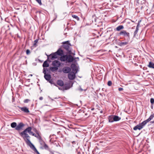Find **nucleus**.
<instances>
[{"label":"nucleus","instance_id":"16","mask_svg":"<svg viewBox=\"0 0 154 154\" xmlns=\"http://www.w3.org/2000/svg\"><path fill=\"white\" fill-rule=\"evenodd\" d=\"M147 66L153 69H154V63L152 62H149V64Z\"/></svg>","mask_w":154,"mask_h":154},{"label":"nucleus","instance_id":"41","mask_svg":"<svg viewBox=\"0 0 154 154\" xmlns=\"http://www.w3.org/2000/svg\"><path fill=\"white\" fill-rule=\"evenodd\" d=\"M29 134H32H32H34V133L32 132L31 131H30V132H29Z\"/></svg>","mask_w":154,"mask_h":154},{"label":"nucleus","instance_id":"37","mask_svg":"<svg viewBox=\"0 0 154 154\" xmlns=\"http://www.w3.org/2000/svg\"><path fill=\"white\" fill-rule=\"evenodd\" d=\"M150 102L152 104H153L154 103V99L152 98L150 99Z\"/></svg>","mask_w":154,"mask_h":154},{"label":"nucleus","instance_id":"15","mask_svg":"<svg viewBox=\"0 0 154 154\" xmlns=\"http://www.w3.org/2000/svg\"><path fill=\"white\" fill-rule=\"evenodd\" d=\"M129 40H127V41H124L119 43V45L121 46H124L127 45L128 43Z\"/></svg>","mask_w":154,"mask_h":154},{"label":"nucleus","instance_id":"44","mask_svg":"<svg viewBox=\"0 0 154 154\" xmlns=\"http://www.w3.org/2000/svg\"><path fill=\"white\" fill-rule=\"evenodd\" d=\"M43 99V98L42 97H39V99L40 100H42Z\"/></svg>","mask_w":154,"mask_h":154},{"label":"nucleus","instance_id":"19","mask_svg":"<svg viewBox=\"0 0 154 154\" xmlns=\"http://www.w3.org/2000/svg\"><path fill=\"white\" fill-rule=\"evenodd\" d=\"M124 28V27L123 25H120L117 27L115 29V30L117 31H119L123 29Z\"/></svg>","mask_w":154,"mask_h":154},{"label":"nucleus","instance_id":"26","mask_svg":"<svg viewBox=\"0 0 154 154\" xmlns=\"http://www.w3.org/2000/svg\"><path fill=\"white\" fill-rule=\"evenodd\" d=\"M17 124L16 122H13L11 124V126L12 128H16L17 127Z\"/></svg>","mask_w":154,"mask_h":154},{"label":"nucleus","instance_id":"9","mask_svg":"<svg viewBox=\"0 0 154 154\" xmlns=\"http://www.w3.org/2000/svg\"><path fill=\"white\" fill-rule=\"evenodd\" d=\"M71 70L70 67L68 66L65 67L62 69L63 72L64 73H66L70 72Z\"/></svg>","mask_w":154,"mask_h":154},{"label":"nucleus","instance_id":"1","mask_svg":"<svg viewBox=\"0 0 154 154\" xmlns=\"http://www.w3.org/2000/svg\"><path fill=\"white\" fill-rule=\"evenodd\" d=\"M32 129V128L31 127H29L22 132L20 133V135L23 138L27 145L29 146L31 149L36 153L37 154H40L34 145L29 140L30 137L27 133V132L29 133V132L31 131Z\"/></svg>","mask_w":154,"mask_h":154},{"label":"nucleus","instance_id":"42","mask_svg":"<svg viewBox=\"0 0 154 154\" xmlns=\"http://www.w3.org/2000/svg\"><path fill=\"white\" fill-rule=\"evenodd\" d=\"M51 84H52L53 83V81L51 80H50V81H48Z\"/></svg>","mask_w":154,"mask_h":154},{"label":"nucleus","instance_id":"33","mask_svg":"<svg viewBox=\"0 0 154 154\" xmlns=\"http://www.w3.org/2000/svg\"><path fill=\"white\" fill-rule=\"evenodd\" d=\"M38 39H36L34 41V43L33 44L34 46H35L36 45V44L38 42Z\"/></svg>","mask_w":154,"mask_h":154},{"label":"nucleus","instance_id":"12","mask_svg":"<svg viewBox=\"0 0 154 154\" xmlns=\"http://www.w3.org/2000/svg\"><path fill=\"white\" fill-rule=\"evenodd\" d=\"M57 55L61 56L63 54V51L60 48L58 49L57 51L56 52Z\"/></svg>","mask_w":154,"mask_h":154},{"label":"nucleus","instance_id":"24","mask_svg":"<svg viewBox=\"0 0 154 154\" xmlns=\"http://www.w3.org/2000/svg\"><path fill=\"white\" fill-rule=\"evenodd\" d=\"M58 69V68L56 67H50V69L53 72L56 71Z\"/></svg>","mask_w":154,"mask_h":154},{"label":"nucleus","instance_id":"18","mask_svg":"<svg viewBox=\"0 0 154 154\" xmlns=\"http://www.w3.org/2000/svg\"><path fill=\"white\" fill-rule=\"evenodd\" d=\"M113 119V116L111 115L109 116L108 118L109 122H112L114 121Z\"/></svg>","mask_w":154,"mask_h":154},{"label":"nucleus","instance_id":"34","mask_svg":"<svg viewBox=\"0 0 154 154\" xmlns=\"http://www.w3.org/2000/svg\"><path fill=\"white\" fill-rule=\"evenodd\" d=\"M40 5H42V3L41 1V0H35Z\"/></svg>","mask_w":154,"mask_h":154},{"label":"nucleus","instance_id":"49","mask_svg":"<svg viewBox=\"0 0 154 154\" xmlns=\"http://www.w3.org/2000/svg\"><path fill=\"white\" fill-rule=\"evenodd\" d=\"M102 112H103V111H100V112L101 113H102Z\"/></svg>","mask_w":154,"mask_h":154},{"label":"nucleus","instance_id":"17","mask_svg":"<svg viewBox=\"0 0 154 154\" xmlns=\"http://www.w3.org/2000/svg\"><path fill=\"white\" fill-rule=\"evenodd\" d=\"M142 128H143L141 126V125H140V124H139L138 125H137L136 126H135L134 128L133 129L134 130H136L137 129H138L139 130H140Z\"/></svg>","mask_w":154,"mask_h":154},{"label":"nucleus","instance_id":"22","mask_svg":"<svg viewBox=\"0 0 154 154\" xmlns=\"http://www.w3.org/2000/svg\"><path fill=\"white\" fill-rule=\"evenodd\" d=\"M148 122L147 120H146L141 123L139 124L142 128Z\"/></svg>","mask_w":154,"mask_h":154},{"label":"nucleus","instance_id":"11","mask_svg":"<svg viewBox=\"0 0 154 154\" xmlns=\"http://www.w3.org/2000/svg\"><path fill=\"white\" fill-rule=\"evenodd\" d=\"M21 110L25 113H28L29 112L28 108L27 107L24 106L23 107H19Z\"/></svg>","mask_w":154,"mask_h":154},{"label":"nucleus","instance_id":"13","mask_svg":"<svg viewBox=\"0 0 154 154\" xmlns=\"http://www.w3.org/2000/svg\"><path fill=\"white\" fill-rule=\"evenodd\" d=\"M74 59L72 56L70 55H67V61L68 62H71L73 61Z\"/></svg>","mask_w":154,"mask_h":154},{"label":"nucleus","instance_id":"28","mask_svg":"<svg viewBox=\"0 0 154 154\" xmlns=\"http://www.w3.org/2000/svg\"><path fill=\"white\" fill-rule=\"evenodd\" d=\"M71 67L73 70H76V69L75 65L74 64H72L71 65Z\"/></svg>","mask_w":154,"mask_h":154},{"label":"nucleus","instance_id":"23","mask_svg":"<svg viewBox=\"0 0 154 154\" xmlns=\"http://www.w3.org/2000/svg\"><path fill=\"white\" fill-rule=\"evenodd\" d=\"M114 121H118L121 119V118L117 116H113Z\"/></svg>","mask_w":154,"mask_h":154},{"label":"nucleus","instance_id":"21","mask_svg":"<svg viewBox=\"0 0 154 154\" xmlns=\"http://www.w3.org/2000/svg\"><path fill=\"white\" fill-rule=\"evenodd\" d=\"M57 83L58 85L60 86H63V82L62 80H58L57 82Z\"/></svg>","mask_w":154,"mask_h":154},{"label":"nucleus","instance_id":"2","mask_svg":"<svg viewBox=\"0 0 154 154\" xmlns=\"http://www.w3.org/2000/svg\"><path fill=\"white\" fill-rule=\"evenodd\" d=\"M63 44V47L67 51L69 52L71 51V50L70 48V46H71L70 43L69 41L64 42L62 43Z\"/></svg>","mask_w":154,"mask_h":154},{"label":"nucleus","instance_id":"43","mask_svg":"<svg viewBox=\"0 0 154 154\" xmlns=\"http://www.w3.org/2000/svg\"><path fill=\"white\" fill-rule=\"evenodd\" d=\"M45 143L44 142L43 143H42V144H40L43 147V146H44V145L45 144Z\"/></svg>","mask_w":154,"mask_h":154},{"label":"nucleus","instance_id":"38","mask_svg":"<svg viewBox=\"0 0 154 154\" xmlns=\"http://www.w3.org/2000/svg\"><path fill=\"white\" fill-rule=\"evenodd\" d=\"M30 101V100L28 99H26L24 100V103H28L29 101Z\"/></svg>","mask_w":154,"mask_h":154},{"label":"nucleus","instance_id":"46","mask_svg":"<svg viewBox=\"0 0 154 154\" xmlns=\"http://www.w3.org/2000/svg\"><path fill=\"white\" fill-rule=\"evenodd\" d=\"M94 108H91V110L92 111H93L94 110Z\"/></svg>","mask_w":154,"mask_h":154},{"label":"nucleus","instance_id":"5","mask_svg":"<svg viewBox=\"0 0 154 154\" xmlns=\"http://www.w3.org/2000/svg\"><path fill=\"white\" fill-rule=\"evenodd\" d=\"M47 69H44L43 71V73L44 74V78L45 79L48 81H50L51 79V75L49 74H48L46 73V70Z\"/></svg>","mask_w":154,"mask_h":154},{"label":"nucleus","instance_id":"8","mask_svg":"<svg viewBox=\"0 0 154 154\" xmlns=\"http://www.w3.org/2000/svg\"><path fill=\"white\" fill-rule=\"evenodd\" d=\"M52 64L54 66L58 68L60 66V63L58 60H54L52 62Z\"/></svg>","mask_w":154,"mask_h":154},{"label":"nucleus","instance_id":"10","mask_svg":"<svg viewBox=\"0 0 154 154\" xmlns=\"http://www.w3.org/2000/svg\"><path fill=\"white\" fill-rule=\"evenodd\" d=\"M140 22H141V20H140V21H139L138 22L137 25L136 27V30L134 32V37H135L136 36L137 34V33L138 32V31L139 30V28L140 26Z\"/></svg>","mask_w":154,"mask_h":154},{"label":"nucleus","instance_id":"32","mask_svg":"<svg viewBox=\"0 0 154 154\" xmlns=\"http://www.w3.org/2000/svg\"><path fill=\"white\" fill-rule=\"evenodd\" d=\"M107 85L109 86H111L112 85V82L111 81H109L108 82Z\"/></svg>","mask_w":154,"mask_h":154},{"label":"nucleus","instance_id":"39","mask_svg":"<svg viewBox=\"0 0 154 154\" xmlns=\"http://www.w3.org/2000/svg\"><path fill=\"white\" fill-rule=\"evenodd\" d=\"M119 91H122L123 90V89L122 88H119L118 89Z\"/></svg>","mask_w":154,"mask_h":154},{"label":"nucleus","instance_id":"3","mask_svg":"<svg viewBox=\"0 0 154 154\" xmlns=\"http://www.w3.org/2000/svg\"><path fill=\"white\" fill-rule=\"evenodd\" d=\"M119 35H122L124 37H127L128 40L130 39V34L125 30L121 31L119 33Z\"/></svg>","mask_w":154,"mask_h":154},{"label":"nucleus","instance_id":"48","mask_svg":"<svg viewBox=\"0 0 154 154\" xmlns=\"http://www.w3.org/2000/svg\"><path fill=\"white\" fill-rule=\"evenodd\" d=\"M80 90H81V91H83V89H82L81 88H80Z\"/></svg>","mask_w":154,"mask_h":154},{"label":"nucleus","instance_id":"40","mask_svg":"<svg viewBox=\"0 0 154 154\" xmlns=\"http://www.w3.org/2000/svg\"><path fill=\"white\" fill-rule=\"evenodd\" d=\"M35 133H36L37 134H39V133L38 131L37 130H35Z\"/></svg>","mask_w":154,"mask_h":154},{"label":"nucleus","instance_id":"7","mask_svg":"<svg viewBox=\"0 0 154 154\" xmlns=\"http://www.w3.org/2000/svg\"><path fill=\"white\" fill-rule=\"evenodd\" d=\"M24 125L22 123L20 122L19 123L18 125H17V127L15 128V129L17 131H20L24 127Z\"/></svg>","mask_w":154,"mask_h":154},{"label":"nucleus","instance_id":"30","mask_svg":"<svg viewBox=\"0 0 154 154\" xmlns=\"http://www.w3.org/2000/svg\"><path fill=\"white\" fill-rule=\"evenodd\" d=\"M35 137L37 138L38 140L40 139L41 138V136L39 134H37L36 135V136Z\"/></svg>","mask_w":154,"mask_h":154},{"label":"nucleus","instance_id":"4","mask_svg":"<svg viewBox=\"0 0 154 154\" xmlns=\"http://www.w3.org/2000/svg\"><path fill=\"white\" fill-rule=\"evenodd\" d=\"M48 60H53L57 58V53L55 52L53 53L50 54L49 55H48Z\"/></svg>","mask_w":154,"mask_h":154},{"label":"nucleus","instance_id":"20","mask_svg":"<svg viewBox=\"0 0 154 154\" xmlns=\"http://www.w3.org/2000/svg\"><path fill=\"white\" fill-rule=\"evenodd\" d=\"M47 60H48L44 62L42 65L44 67H48L49 66V64L48 63Z\"/></svg>","mask_w":154,"mask_h":154},{"label":"nucleus","instance_id":"45","mask_svg":"<svg viewBox=\"0 0 154 154\" xmlns=\"http://www.w3.org/2000/svg\"><path fill=\"white\" fill-rule=\"evenodd\" d=\"M32 136H34L35 137V136H36V134H35L34 133L33 134Z\"/></svg>","mask_w":154,"mask_h":154},{"label":"nucleus","instance_id":"29","mask_svg":"<svg viewBox=\"0 0 154 154\" xmlns=\"http://www.w3.org/2000/svg\"><path fill=\"white\" fill-rule=\"evenodd\" d=\"M72 17L78 20H79V17L76 15H72Z\"/></svg>","mask_w":154,"mask_h":154},{"label":"nucleus","instance_id":"31","mask_svg":"<svg viewBox=\"0 0 154 154\" xmlns=\"http://www.w3.org/2000/svg\"><path fill=\"white\" fill-rule=\"evenodd\" d=\"M64 87L66 90H67L70 88V87L69 85H68L67 86H66L65 85H64Z\"/></svg>","mask_w":154,"mask_h":154},{"label":"nucleus","instance_id":"14","mask_svg":"<svg viewBox=\"0 0 154 154\" xmlns=\"http://www.w3.org/2000/svg\"><path fill=\"white\" fill-rule=\"evenodd\" d=\"M67 55H63L62 56H61L60 60L61 61H65L66 60H67Z\"/></svg>","mask_w":154,"mask_h":154},{"label":"nucleus","instance_id":"27","mask_svg":"<svg viewBox=\"0 0 154 154\" xmlns=\"http://www.w3.org/2000/svg\"><path fill=\"white\" fill-rule=\"evenodd\" d=\"M43 148L46 150H49V148L48 146L46 143H45L44 145V146H43Z\"/></svg>","mask_w":154,"mask_h":154},{"label":"nucleus","instance_id":"36","mask_svg":"<svg viewBox=\"0 0 154 154\" xmlns=\"http://www.w3.org/2000/svg\"><path fill=\"white\" fill-rule=\"evenodd\" d=\"M39 142L40 143V144H42V143H43L45 142L42 139V138H41L39 140Z\"/></svg>","mask_w":154,"mask_h":154},{"label":"nucleus","instance_id":"35","mask_svg":"<svg viewBox=\"0 0 154 154\" xmlns=\"http://www.w3.org/2000/svg\"><path fill=\"white\" fill-rule=\"evenodd\" d=\"M26 54L27 55H29L30 53V50L29 49H27L26 50Z\"/></svg>","mask_w":154,"mask_h":154},{"label":"nucleus","instance_id":"50","mask_svg":"<svg viewBox=\"0 0 154 154\" xmlns=\"http://www.w3.org/2000/svg\"><path fill=\"white\" fill-rule=\"evenodd\" d=\"M137 1H138V0H137Z\"/></svg>","mask_w":154,"mask_h":154},{"label":"nucleus","instance_id":"6","mask_svg":"<svg viewBox=\"0 0 154 154\" xmlns=\"http://www.w3.org/2000/svg\"><path fill=\"white\" fill-rule=\"evenodd\" d=\"M68 78L70 80H72L74 79L75 77V74L74 72H71L68 74Z\"/></svg>","mask_w":154,"mask_h":154},{"label":"nucleus","instance_id":"25","mask_svg":"<svg viewBox=\"0 0 154 154\" xmlns=\"http://www.w3.org/2000/svg\"><path fill=\"white\" fill-rule=\"evenodd\" d=\"M154 117V114L151 115V116H149V118L147 119L146 120L148 121V122H149L151 120L153 119V118Z\"/></svg>","mask_w":154,"mask_h":154},{"label":"nucleus","instance_id":"47","mask_svg":"<svg viewBox=\"0 0 154 154\" xmlns=\"http://www.w3.org/2000/svg\"><path fill=\"white\" fill-rule=\"evenodd\" d=\"M150 123H154V120L153 121H151L150 122Z\"/></svg>","mask_w":154,"mask_h":154}]
</instances>
